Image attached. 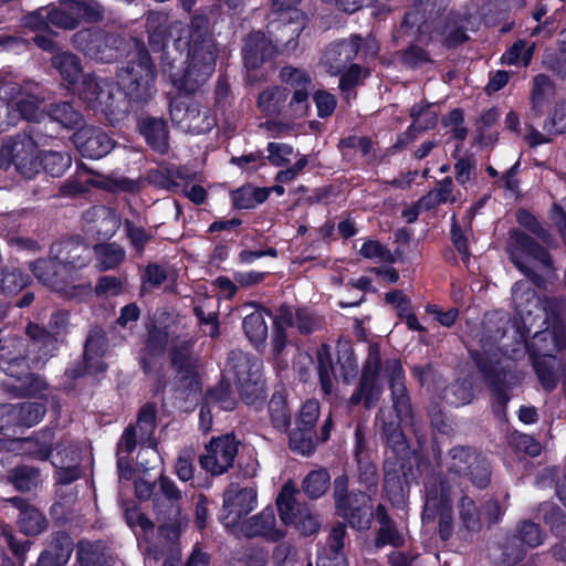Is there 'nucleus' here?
<instances>
[{
	"instance_id": "f257e3e1",
	"label": "nucleus",
	"mask_w": 566,
	"mask_h": 566,
	"mask_svg": "<svg viewBox=\"0 0 566 566\" xmlns=\"http://www.w3.org/2000/svg\"><path fill=\"white\" fill-rule=\"evenodd\" d=\"M512 302L514 317L501 338L515 339V346L509 349L506 342L501 346L514 357L527 350L543 387L552 390L566 377V363L557 357L566 349V314L556 300L542 303L527 280L514 284Z\"/></svg>"
},
{
	"instance_id": "f03ea898",
	"label": "nucleus",
	"mask_w": 566,
	"mask_h": 566,
	"mask_svg": "<svg viewBox=\"0 0 566 566\" xmlns=\"http://www.w3.org/2000/svg\"><path fill=\"white\" fill-rule=\"evenodd\" d=\"M387 379L390 385L394 408H382L377 417L387 441L398 458H403L408 447L400 423L407 421L411 416V407L406 395L403 384V371L398 359H389L385 365L381 363L379 347H369L368 356L363 368L359 389L350 397V403L357 405L364 401L367 408L373 407L380 398L384 390V381Z\"/></svg>"
},
{
	"instance_id": "7ed1b4c3",
	"label": "nucleus",
	"mask_w": 566,
	"mask_h": 566,
	"mask_svg": "<svg viewBox=\"0 0 566 566\" xmlns=\"http://www.w3.org/2000/svg\"><path fill=\"white\" fill-rule=\"evenodd\" d=\"M448 469V476L439 485L436 480L427 483L422 516L424 521H432L438 515L440 516V533L443 538H447L450 534L451 494L455 492V488L459 485L457 480L462 474L469 475L472 483L478 488H484L490 480V471L485 461L463 447L451 450Z\"/></svg>"
},
{
	"instance_id": "20e7f679",
	"label": "nucleus",
	"mask_w": 566,
	"mask_h": 566,
	"mask_svg": "<svg viewBox=\"0 0 566 566\" xmlns=\"http://www.w3.org/2000/svg\"><path fill=\"white\" fill-rule=\"evenodd\" d=\"M187 66L182 71L170 72L172 85L179 91L192 94L207 82L216 67L217 46L206 14H196L188 27Z\"/></svg>"
},
{
	"instance_id": "39448f33",
	"label": "nucleus",
	"mask_w": 566,
	"mask_h": 566,
	"mask_svg": "<svg viewBox=\"0 0 566 566\" xmlns=\"http://www.w3.org/2000/svg\"><path fill=\"white\" fill-rule=\"evenodd\" d=\"M33 135H17L7 139L1 146V156L14 165L24 178L31 179L42 167L51 177H61L71 167L72 158L65 151L49 150L38 155V144Z\"/></svg>"
},
{
	"instance_id": "423d86ee",
	"label": "nucleus",
	"mask_w": 566,
	"mask_h": 566,
	"mask_svg": "<svg viewBox=\"0 0 566 566\" xmlns=\"http://www.w3.org/2000/svg\"><path fill=\"white\" fill-rule=\"evenodd\" d=\"M157 69L143 42L134 41L127 51L126 62L116 71V86L136 105H145L155 96Z\"/></svg>"
},
{
	"instance_id": "0eeeda50",
	"label": "nucleus",
	"mask_w": 566,
	"mask_h": 566,
	"mask_svg": "<svg viewBox=\"0 0 566 566\" xmlns=\"http://www.w3.org/2000/svg\"><path fill=\"white\" fill-rule=\"evenodd\" d=\"M51 254L53 258L38 260L32 264L31 270L40 282L56 291L64 290V274L67 273L69 268H82L91 260L87 245L73 240L52 245Z\"/></svg>"
},
{
	"instance_id": "6e6552de",
	"label": "nucleus",
	"mask_w": 566,
	"mask_h": 566,
	"mask_svg": "<svg viewBox=\"0 0 566 566\" xmlns=\"http://www.w3.org/2000/svg\"><path fill=\"white\" fill-rule=\"evenodd\" d=\"M74 43L83 54L102 63L117 61L133 48V43L102 29H85L74 35Z\"/></svg>"
},
{
	"instance_id": "1a4fd4ad",
	"label": "nucleus",
	"mask_w": 566,
	"mask_h": 566,
	"mask_svg": "<svg viewBox=\"0 0 566 566\" xmlns=\"http://www.w3.org/2000/svg\"><path fill=\"white\" fill-rule=\"evenodd\" d=\"M181 495L174 482L167 478L160 479V489L155 495V511L160 521L159 535L166 541V546L171 548L177 541L184 517L180 513L179 500Z\"/></svg>"
},
{
	"instance_id": "9d476101",
	"label": "nucleus",
	"mask_w": 566,
	"mask_h": 566,
	"mask_svg": "<svg viewBox=\"0 0 566 566\" xmlns=\"http://www.w3.org/2000/svg\"><path fill=\"white\" fill-rule=\"evenodd\" d=\"M510 254L521 272L536 282L535 271L548 273L549 255L546 250L526 234L514 231L511 235Z\"/></svg>"
},
{
	"instance_id": "9b49d317",
	"label": "nucleus",
	"mask_w": 566,
	"mask_h": 566,
	"mask_svg": "<svg viewBox=\"0 0 566 566\" xmlns=\"http://www.w3.org/2000/svg\"><path fill=\"white\" fill-rule=\"evenodd\" d=\"M276 505L280 518L285 525H292L304 535H311L318 528L316 517L306 506L295 501V489L291 483L284 484L277 499Z\"/></svg>"
},
{
	"instance_id": "f8f14e48",
	"label": "nucleus",
	"mask_w": 566,
	"mask_h": 566,
	"mask_svg": "<svg viewBox=\"0 0 566 566\" xmlns=\"http://www.w3.org/2000/svg\"><path fill=\"white\" fill-rule=\"evenodd\" d=\"M344 488L345 480L336 479L335 493L338 513L348 521L352 527L357 530L368 528L373 518L370 495L359 492L352 493L348 497H343L340 492Z\"/></svg>"
},
{
	"instance_id": "ddd939ff",
	"label": "nucleus",
	"mask_w": 566,
	"mask_h": 566,
	"mask_svg": "<svg viewBox=\"0 0 566 566\" xmlns=\"http://www.w3.org/2000/svg\"><path fill=\"white\" fill-rule=\"evenodd\" d=\"M235 359L233 373L241 397L247 405L255 406L265 398L261 364L258 360L249 359L242 354H239Z\"/></svg>"
},
{
	"instance_id": "4468645a",
	"label": "nucleus",
	"mask_w": 566,
	"mask_h": 566,
	"mask_svg": "<svg viewBox=\"0 0 566 566\" xmlns=\"http://www.w3.org/2000/svg\"><path fill=\"white\" fill-rule=\"evenodd\" d=\"M280 81L289 90L293 88V94L289 102V108L294 117H304L310 111V95L314 87L311 74L303 69L292 65H284L279 73Z\"/></svg>"
},
{
	"instance_id": "2eb2a0df",
	"label": "nucleus",
	"mask_w": 566,
	"mask_h": 566,
	"mask_svg": "<svg viewBox=\"0 0 566 566\" xmlns=\"http://www.w3.org/2000/svg\"><path fill=\"white\" fill-rule=\"evenodd\" d=\"M256 505V491L253 486L231 484L223 495V510L221 520L226 527L235 530Z\"/></svg>"
},
{
	"instance_id": "dca6fc26",
	"label": "nucleus",
	"mask_w": 566,
	"mask_h": 566,
	"mask_svg": "<svg viewBox=\"0 0 566 566\" xmlns=\"http://www.w3.org/2000/svg\"><path fill=\"white\" fill-rule=\"evenodd\" d=\"M243 65L247 69V80L254 84L260 80L256 72L268 62H272L276 56V46L268 40L262 31H254L247 35L242 48Z\"/></svg>"
},
{
	"instance_id": "f3484780",
	"label": "nucleus",
	"mask_w": 566,
	"mask_h": 566,
	"mask_svg": "<svg viewBox=\"0 0 566 566\" xmlns=\"http://www.w3.org/2000/svg\"><path fill=\"white\" fill-rule=\"evenodd\" d=\"M238 448L232 436L212 439L200 457V465L207 472L219 475L232 467Z\"/></svg>"
},
{
	"instance_id": "a211bd4d",
	"label": "nucleus",
	"mask_w": 566,
	"mask_h": 566,
	"mask_svg": "<svg viewBox=\"0 0 566 566\" xmlns=\"http://www.w3.org/2000/svg\"><path fill=\"white\" fill-rule=\"evenodd\" d=\"M41 403L19 402L0 405V432L6 433L15 427H32L44 416Z\"/></svg>"
},
{
	"instance_id": "6ab92c4d",
	"label": "nucleus",
	"mask_w": 566,
	"mask_h": 566,
	"mask_svg": "<svg viewBox=\"0 0 566 566\" xmlns=\"http://www.w3.org/2000/svg\"><path fill=\"white\" fill-rule=\"evenodd\" d=\"M306 18L294 19L292 15L280 18L268 27V40L276 46V55L294 51L298 45V38L305 28Z\"/></svg>"
},
{
	"instance_id": "aec40b11",
	"label": "nucleus",
	"mask_w": 566,
	"mask_h": 566,
	"mask_svg": "<svg viewBox=\"0 0 566 566\" xmlns=\"http://www.w3.org/2000/svg\"><path fill=\"white\" fill-rule=\"evenodd\" d=\"M73 142L83 157L99 159L114 147V140L99 127L82 126L73 134Z\"/></svg>"
},
{
	"instance_id": "412c9836",
	"label": "nucleus",
	"mask_w": 566,
	"mask_h": 566,
	"mask_svg": "<svg viewBox=\"0 0 566 566\" xmlns=\"http://www.w3.org/2000/svg\"><path fill=\"white\" fill-rule=\"evenodd\" d=\"M360 36L343 39L329 43L322 56V62L332 75H338L356 59L360 50Z\"/></svg>"
},
{
	"instance_id": "4be33fe9",
	"label": "nucleus",
	"mask_w": 566,
	"mask_h": 566,
	"mask_svg": "<svg viewBox=\"0 0 566 566\" xmlns=\"http://www.w3.org/2000/svg\"><path fill=\"white\" fill-rule=\"evenodd\" d=\"M232 532L247 537L262 536L272 542L279 541L285 535L284 531L276 526L274 510L271 507H266L258 515L243 521Z\"/></svg>"
},
{
	"instance_id": "5701e85b",
	"label": "nucleus",
	"mask_w": 566,
	"mask_h": 566,
	"mask_svg": "<svg viewBox=\"0 0 566 566\" xmlns=\"http://www.w3.org/2000/svg\"><path fill=\"white\" fill-rule=\"evenodd\" d=\"M133 104L135 102L124 91L112 84L107 86L106 95L101 106H98V112L103 114L111 126L115 127L129 115Z\"/></svg>"
},
{
	"instance_id": "b1692460",
	"label": "nucleus",
	"mask_w": 566,
	"mask_h": 566,
	"mask_svg": "<svg viewBox=\"0 0 566 566\" xmlns=\"http://www.w3.org/2000/svg\"><path fill=\"white\" fill-rule=\"evenodd\" d=\"M138 132L147 146L159 155L169 150V127L165 119L147 116L139 120Z\"/></svg>"
},
{
	"instance_id": "393cba45",
	"label": "nucleus",
	"mask_w": 566,
	"mask_h": 566,
	"mask_svg": "<svg viewBox=\"0 0 566 566\" xmlns=\"http://www.w3.org/2000/svg\"><path fill=\"white\" fill-rule=\"evenodd\" d=\"M171 363L177 376L185 388L198 389V374L195 358L190 355L189 345L182 343L181 348L171 353Z\"/></svg>"
},
{
	"instance_id": "a878e982",
	"label": "nucleus",
	"mask_w": 566,
	"mask_h": 566,
	"mask_svg": "<svg viewBox=\"0 0 566 566\" xmlns=\"http://www.w3.org/2000/svg\"><path fill=\"white\" fill-rule=\"evenodd\" d=\"M10 502L19 510L18 524L24 534L34 536L46 528L48 521L39 509L22 497H12Z\"/></svg>"
},
{
	"instance_id": "bb28decb",
	"label": "nucleus",
	"mask_w": 566,
	"mask_h": 566,
	"mask_svg": "<svg viewBox=\"0 0 566 566\" xmlns=\"http://www.w3.org/2000/svg\"><path fill=\"white\" fill-rule=\"evenodd\" d=\"M72 458L70 462L61 458V452H51L48 447H42L34 452V457L44 460L51 458L52 464L56 468V480L59 483L69 484L78 478L77 464L80 455L75 450H72Z\"/></svg>"
},
{
	"instance_id": "cd10ccee",
	"label": "nucleus",
	"mask_w": 566,
	"mask_h": 566,
	"mask_svg": "<svg viewBox=\"0 0 566 566\" xmlns=\"http://www.w3.org/2000/svg\"><path fill=\"white\" fill-rule=\"evenodd\" d=\"M48 122L43 124L46 129L48 124H59L65 129H80L84 124V117L73 107L70 102L54 103L49 106L45 113Z\"/></svg>"
},
{
	"instance_id": "c85d7f7f",
	"label": "nucleus",
	"mask_w": 566,
	"mask_h": 566,
	"mask_svg": "<svg viewBox=\"0 0 566 566\" xmlns=\"http://www.w3.org/2000/svg\"><path fill=\"white\" fill-rule=\"evenodd\" d=\"M112 84L99 81L94 74H85L82 76V81L77 87V95L82 99L87 108L93 112H98V106L106 95L107 86Z\"/></svg>"
},
{
	"instance_id": "c756f323",
	"label": "nucleus",
	"mask_w": 566,
	"mask_h": 566,
	"mask_svg": "<svg viewBox=\"0 0 566 566\" xmlns=\"http://www.w3.org/2000/svg\"><path fill=\"white\" fill-rule=\"evenodd\" d=\"M50 23L64 30H75L80 25L78 0H61L59 7L46 11Z\"/></svg>"
},
{
	"instance_id": "7c9ffc66",
	"label": "nucleus",
	"mask_w": 566,
	"mask_h": 566,
	"mask_svg": "<svg viewBox=\"0 0 566 566\" xmlns=\"http://www.w3.org/2000/svg\"><path fill=\"white\" fill-rule=\"evenodd\" d=\"M271 193L268 187H258L252 184H244L232 190L230 197L235 209H253L265 202Z\"/></svg>"
},
{
	"instance_id": "2f4dec72",
	"label": "nucleus",
	"mask_w": 566,
	"mask_h": 566,
	"mask_svg": "<svg viewBox=\"0 0 566 566\" xmlns=\"http://www.w3.org/2000/svg\"><path fill=\"white\" fill-rule=\"evenodd\" d=\"M290 90L283 86L266 87L259 93L256 105L265 116H277L289 99Z\"/></svg>"
},
{
	"instance_id": "473e14b6",
	"label": "nucleus",
	"mask_w": 566,
	"mask_h": 566,
	"mask_svg": "<svg viewBox=\"0 0 566 566\" xmlns=\"http://www.w3.org/2000/svg\"><path fill=\"white\" fill-rule=\"evenodd\" d=\"M554 95V85L545 74H537L533 78L531 92V113L533 118L541 117Z\"/></svg>"
},
{
	"instance_id": "72a5a7b5",
	"label": "nucleus",
	"mask_w": 566,
	"mask_h": 566,
	"mask_svg": "<svg viewBox=\"0 0 566 566\" xmlns=\"http://www.w3.org/2000/svg\"><path fill=\"white\" fill-rule=\"evenodd\" d=\"M145 180L157 189L177 192L181 187L178 180H185V176L180 169L170 166H159L148 169Z\"/></svg>"
},
{
	"instance_id": "f704fd0d",
	"label": "nucleus",
	"mask_w": 566,
	"mask_h": 566,
	"mask_svg": "<svg viewBox=\"0 0 566 566\" xmlns=\"http://www.w3.org/2000/svg\"><path fill=\"white\" fill-rule=\"evenodd\" d=\"M472 216L471 214H453L451 237L453 244L459 253L462 255L463 261L469 259V239L472 235L471 231Z\"/></svg>"
},
{
	"instance_id": "c9c22d12",
	"label": "nucleus",
	"mask_w": 566,
	"mask_h": 566,
	"mask_svg": "<svg viewBox=\"0 0 566 566\" xmlns=\"http://www.w3.org/2000/svg\"><path fill=\"white\" fill-rule=\"evenodd\" d=\"M72 542L67 536H61L38 559L35 566H64L72 554Z\"/></svg>"
},
{
	"instance_id": "e433bc0d",
	"label": "nucleus",
	"mask_w": 566,
	"mask_h": 566,
	"mask_svg": "<svg viewBox=\"0 0 566 566\" xmlns=\"http://www.w3.org/2000/svg\"><path fill=\"white\" fill-rule=\"evenodd\" d=\"M52 65L59 71L62 80L70 86L75 85L83 73L81 59L70 52L53 56Z\"/></svg>"
},
{
	"instance_id": "4c0bfd02",
	"label": "nucleus",
	"mask_w": 566,
	"mask_h": 566,
	"mask_svg": "<svg viewBox=\"0 0 566 566\" xmlns=\"http://www.w3.org/2000/svg\"><path fill=\"white\" fill-rule=\"evenodd\" d=\"M15 111L23 119L33 124L30 126L27 135H33L36 139L40 138L42 134V122L46 119L45 113L40 105L34 101L21 98L15 102Z\"/></svg>"
},
{
	"instance_id": "58836bf2",
	"label": "nucleus",
	"mask_w": 566,
	"mask_h": 566,
	"mask_svg": "<svg viewBox=\"0 0 566 566\" xmlns=\"http://www.w3.org/2000/svg\"><path fill=\"white\" fill-rule=\"evenodd\" d=\"M344 537L345 527L343 525L332 530L328 543L331 555L318 556L317 566H347L346 559L342 554Z\"/></svg>"
},
{
	"instance_id": "ea45409f",
	"label": "nucleus",
	"mask_w": 566,
	"mask_h": 566,
	"mask_svg": "<svg viewBox=\"0 0 566 566\" xmlns=\"http://www.w3.org/2000/svg\"><path fill=\"white\" fill-rule=\"evenodd\" d=\"M453 180L450 176L444 177L437 184V187L431 189L426 196L419 200V205L430 210L447 202H455L453 196Z\"/></svg>"
},
{
	"instance_id": "a19ab883",
	"label": "nucleus",
	"mask_w": 566,
	"mask_h": 566,
	"mask_svg": "<svg viewBox=\"0 0 566 566\" xmlns=\"http://www.w3.org/2000/svg\"><path fill=\"white\" fill-rule=\"evenodd\" d=\"M181 120L187 122V129L195 134L209 133L216 126V118L210 115L208 109L201 112L197 104L186 108Z\"/></svg>"
},
{
	"instance_id": "79ce46f5",
	"label": "nucleus",
	"mask_w": 566,
	"mask_h": 566,
	"mask_svg": "<svg viewBox=\"0 0 566 566\" xmlns=\"http://www.w3.org/2000/svg\"><path fill=\"white\" fill-rule=\"evenodd\" d=\"M96 256V265L102 271L114 269L125 259V251L115 243H102L94 248Z\"/></svg>"
},
{
	"instance_id": "37998d69",
	"label": "nucleus",
	"mask_w": 566,
	"mask_h": 566,
	"mask_svg": "<svg viewBox=\"0 0 566 566\" xmlns=\"http://www.w3.org/2000/svg\"><path fill=\"white\" fill-rule=\"evenodd\" d=\"M102 345L103 339L97 333L91 334L88 336L84 352V364L86 373L98 374L105 370L106 365L101 360Z\"/></svg>"
},
{
	"instance_id": "c03bdc74",
	"label": "nucleus",
	"mask_w": 566,
	"mask_h": 566,
	"mask_svg": "<svg viewBox=\"0 0 566 566\" xmlns=\"http://www.w3.org/2000/svg\"><path fill=\"white\" fill-rule=\"evenodd\" d=\"M265 314V311L256 310L247 315L243 321L244 332L248 338L255 345L263 343L268 336Z\"/></svg>"
},
{
	"instance_id": "a18cd8bd",
	"label": "nucleus",
	"mask_w": 566,
	"mask_h": 566,
	"mask_svg": "<svg viewBox=\"0 0 566 566\" xmlns=\"http://www.w3.org/2000/svg\"><path fill=\"white\" fill-rule=\"evenodd\" d=\"M317 373L322 390L331 394L334 385L335 373L332 364L331 350L328 346L323 345L316 353Z\"/></svg>"
},
{
	"instance_id": "49530a36",
	"label": "nucleus",
	"mask_w": 566,
	"mask_h": 566,
	"mask_svg": "<svg viewBox=\"0 0 566 566\" xmlns=\"http://www.w3.org/2000/svg\"><path fill=\"white\" fill-rule=\"evenodd\" d=\"M543 130L553 136L566 134V99L562 98L554 103L544 120Z\"/></svg>"
},
{
	"instance_id": "de8ad7c7",
	"label": "nucleus",
	"mask_w": 566,
	"mask_h": 566,
	"mask_svg": "<svg viewBox=\"0 0 566 566\" xmlns=\"http://www.w3.org/2000/svg\"><path fill=\"white\" fill-rule=\"evenodd\" d=\"M384 488L388 500L394 505H401L405 503L407 495V483L400 474L388 469V463H386Z\"/></svg>"
},
{
	"instance_id": "09e8293b",
	"label": "nucleus",
	"mask_w": 566,
	"mask_h": 566,
	"mask_svg": "<svg viewBox=\"0 0 566 566\" xmlns=\"http://www.w3.org/2000/svg\"><path fill=\"white\" fill-rule=\"evenodd\" d=\"M269 411L271 421L277 430H286L291 422V415L283 392H275L270 402Z\"/></svg>"
},
{
	"instance_id": "8fccbe9b",
	"label": "nucleus",
	"mask_w": 566,
	"mask_h": 566,
	"mask_svg": "<svg viewBox=\"0 0 566 566\" xmlns=\"http://www.w3.org/2000/svg\"><path fill=\"white\" fill-rule=\"evenodd\" d=\"M534 44L527 46L525 40L515 41L512 46L503 54L502 59L509 65L528 66L533 59Z\"/></svg>"
},
{
	"instance_id": "3c124183",
	"label": "nucleus",
	"mask_w": 566,
	"mask_h": 566,
	"mask_svg": "<svg viewBox=\"0 0 566 566\" xmlns=\"http://www.w3.org/2000/svg\"><path fill=\"white\" fill-rule=\"evenodd\" d=\"M329 475L324 470L312 471L303 482L304 492L312 499L322 496L329 488Z\"/></svg>"
},
{
	"instance_id": "603ef678",
	"label": "nucleus",
	"mask_w": 566,
	"mask_h": 566,
	"mask_svg": "<svg viewBox=\"0 0 566 566\" xmlns=\"http://www.w3.org/2000/svg\"><path fill=\"white\" fill-rule=\"evenodd\" d=\"M9 478L17 490L30 491L38 485L40 473L31 467H19L10 472Z\"/></svg>"
},
{
	"instance_id": "864d4df0",
	"label": "nucleus",
	"mask_w": 566,
	"mask_h": 566,
	"mask_svg": "<svg viewBox=\"0 0 566 566\" xmlns=\"http://www.w3.org/2000/svg\"><path fill=\"white\" fill-rule=\"evenodd\" d=\"M401 64L410 70H417L433 62L428 51L417 44H410L400 55Z\"/></svg>"
},
{
	"instance_id": "5fc2aeb1",
	"label": "nucleus",
	"mask_w": 566,
	"mask_h": 566,
	"mask_svg": "<svg viewBox=\"0 0 566 566\" xmlns=\"http://www.w3.org/2000/svg\"><path fill=\"white\" fill-rule=\"evenodd\" d=\"M208 403L218 405L222 410H233L237 400L231 390L229 380L223 379L214 389L208 395Z\"/></svg>"
},
{
	"instance_id": "6e6d98bb",
	"label": "nucleus",
	"mask_w": 566,
	"mask_h": 566,
	"mask_svg": "<svg viewBox=\"0 0 566 566\" xmlns=\"http://www.w3.org/2000/svg\"><path fill=\"white\" fill-rule=\"evenodd\" d=\"M77 558L82 566H106L104 554L98 544L81 542Z\"/></svg>"
},
{
	"instance_id": "4d7b16f0",
	"label": "nucleus",
	"mask_w": 566,
	"mask_h": 566,
	"mask_svg": "<svg viewBox=\"0 0 566 566\" xmlns=\"http://www.w3.org/2000/svg\"><path fill=\"white\" fill-rule=\"evenodd\" d=\"M290 447L303 455L310 454L315 447L313 431L296 427L290 436Z\"/></svg>"
},
{
	"instance_id": "13d9d810",
	"label": "nucleus",
	"mask_w": 566,
	"mask_h": 566,
	"mask_svg": "<svg viewBox=\"0 0 566 566\" xmlns=\"http://www.w3.org/2000/svg\"><path fill=\"white\" fill-rule=\"evenodd\" d=\"M155 419L156 411L154 406L146 405L140 409L135 427L139 431L140 441L151 440L156 428Z\"/></svg>"
},
{
	"instance_id": "bf43d9fd",
	"label": "nucleus",
	"mask_w": 566,
	"mask_h": 566,
	"mask_svg": "<svg viewBox=\"0 0 566 566\" xmlns=\"http://www.w3.org/2000/svg\"><path fill=\"white\" fill-rule=\"evenodd\" d=\"M460 518L463 525L470 531H476L480 528V514L476 506L469 496H462L459 504Z\"/></svg>"
},
{
	"instance_id": "052dcab7",
	"label": "nucleus",
	"mask_w": 566,
	"mask_h": 566,
	"mask_svg": "<svg viewBox=\"0 0 566 566\" xmlns=\"http://www.w3.org/2000/svg\"><path fill=\"white\" fill-rule=\"evenodd\" d=\"M338 149L344 156L347 149H355L366 157L373 149V140L369 136L348 135L339 139Z\"/></svg>"
},
{
	"instance_id": "680f3d73",
	"label": "nucleus",
	"mask_w": 566,
	"mask_h": 566,
	"mask_svg": "<svg viewBox=\"0 0 566 566\" xmlns=\"http://www.w3.org/2000/svg\"><path fill=\"white\" fill-rule=\"evenodd\" d=\"M359 253L361 256L374 260L376 262L391 263L395 260L392 253L380 242L375 240L366 241L361 245Z\"/></svg>"
},
{
	"instance_id": "e2e57ef3",
	"label": "nucleus",
	"mask_w": 566,
	"mask_h": 566,
	"mask_svg": "<svg viewBox=\"0 0 566 566\" xmlns=\"http://www.w3.org/2000/svg\"><path fill=\"white\" fill-rule=\"evenodd\" d=\"M378 518L380 520L381 527L376 539V545L378 547L387 544L399 546L402 543V539L397 531L386 521L382 506L380 505L378 506Z\"/></svg>"
},
{
	"instance_id": "0e129e2a",
	"label": "nucleus",
	"mask_w": 566,
	"mask_h": 566,
	"mask_svg": "<svg viewBox=\"0 0 566 566\" xmlns=\"http://www.w3.org/2000/svg\"><path fill=\"white\" fill-rule=\"evenodd\" d=\"M543 64L556 77L566 81V50L546 52Z\"/></svg>"
},
{
	"instance_id": "69168bd1",
	"label": "nucleus",
	"mask_w": 566,
	"mask_h": 566,
	"mask_svg": "<svg viewBox=\"0 0 566 566\" xmlns=\"http://www.w3.org/2000/svg\"><path fill=\"white\" fill-rule=\"evenodd\" d=\"M313 101L317 108V116L319 118H327L332 116L337 106V99L334 94L325 90H317L313 94Z\"/></svg>"
},
{
	"instance_id": "338daca9",
	"label": "nucleus",
	"mask_w": 566,
	"mask_h": 566,
	"mask_svg": "<svg viewBox=\"0 0 566 566\" xmlns=\"http://www.w3.org/2000/svg\"><path fill=\"white\" fill-rule=\"evenodd\" d=\"M293 146L285 143L268 144V160L275 167H284L290 163L289 157L293 154Z\"/></svg>"
},
{
	"instance_id": "774afa93",
	"label": "nucleus",
	"mask_w": 566,
	"mask_h": 566,
	"mask_svg": "<svg viewBox=\"0 0 566 566\" xmlns=\"http://www.w3.org/2000/svg\"><path fill=\"white\" fill-rule=\"evenodd\" d=\"M80 23H97L104 18V8L96 0H78Z\"/></svg>"
}]
</instances>
